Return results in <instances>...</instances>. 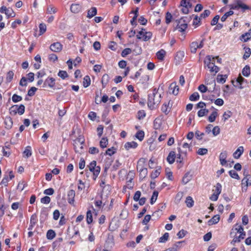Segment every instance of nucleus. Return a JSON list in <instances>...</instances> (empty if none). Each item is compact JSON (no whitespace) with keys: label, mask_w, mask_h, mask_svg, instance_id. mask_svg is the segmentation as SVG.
<instances>
[{"label":"nucleus","mask_w":251,"mask_h":251,"mask_svg":"<svg viewBox=\"0 0 251 251\" xmlns=\"http://www.w3.org/2000/svg\"><path fill=\"white\" fill-rule=\"evenodd\" d=\"M50 50L55 52H59L62 50L63 45L58 42L51 44L50 47Z\"/></svg>","instance_id":"1a4fd4ad"},{"label":"nucleus","mask_w":251,"mask_h":251,"mask_svg":"<svg viewBox=\"0 0 251 251\" xmlns=\"http://www.w3.org/2000/svg\"><path fill=\"white\" fill-rule=\"evenodd\" d=\"M192 176L190 174V173L189 172L186 173L182 178V183L184 185L187 184L192 179Z\"/></svg>","instance_id":"4be33fe9"},{"label":"nucleus","mask_w":251,"mask_h":251,"mask_svg":"<svg viewBox=\"0 0 251 251\" xmlns=\"http://www.w3.org/2000/svg\"><path fill=\"white\" fill-rule=\"evenodd\" d=\"M176 157V152L174 151H171L167 156V160L169 164H172L175 162Z\"/></svg>","instance_id":"2eb2a0df"},{"label":"nucleus","mask_w":251,"mask_h":251,"mask_svg":"<svg viewBox=\"0 0 251 251\" xmlns=\"http://www.w3.org/2000/svg\"><path fill=\"white\" fill-rule=\"evenodd\" d=\"M248 176H245L244 178L242 179V184H244L246 183V186L248 187L249 185H251V178L250 176L248 177Z\"/></svg>","instance_id":"e433bc0d"},{"label":"nucleus","mask_w":251,"mask_h":251,"mask_svg":"<svg viewBox=\"0 0 251 251\" xmlns=\"http://www.w3.org/2000/svg\"><path fill=\"white\" fill-rule=\"evenodd\" d=\"M187 27V25L186 24H183L177 25V29L180 32L184 31Z\"/></svg>","instance_id":"338daca9"},{"label":"nucleus","mask_w":251,"mask_h":251,"mask_svg":"<svg viewBox=\"0 0 251 251\" xmlns=\"http://www.w3.org/2000/svg\"><path fill=\"white\" fill-rule=\"evenodd\" d=\"M169 103L168 104L166 103L163 104L161 107V111L166 115L168 114L170 111L171 107L169 106Z\"/></svg>","instance_id":"c85d7f7f"},{"label":"nucleus","mask_w":251,"mask_h":251,"mask_svg":"<svg viewBox=\"0 0 251 251\" xmlns=\"http://www.w3.org/2000/svg\"><path fill=\"white\" fill-rule=\"evenodd\" d=\"M245 236L242 235V234H240L238 237H236L234 238V239L232 240V241L231 242V244L232 245H234L235 243L236 242H239L241 241V239H242L244 238Z\"/></svg>","instance_id":"bf43d9fd"},{"label":"nucleus","mask_w":251,"mask_h":251,"mask_svg":"<svg viewBox=\"0 0 251 251\" xmlns=\"http://www.w3.org/2000/svg\"><path fill=\"white\" fill-rule=\"evenodd\" d=\"M229 176L235 179H239L240 177L238 175V174L234 170H230L229 171Z\"/></svg>","instance_id":"09e8293b"},{"label":"nucleus","mask_w":251,"mask_h":251,"mask_svg":"<svg viewBox=\"0 0 251 251\" xmlns=\"http://www.w3.org/2000/svg\"><path fill=\"white\" fill-rule=\"evenodd\" d=\"M17 108L18 113L19 114L22 115L24 113L25 111V107L23 104H21L19 106L17 105Z\"/></svg>","instance_id":"4d7b16f0"},{"label":"nucleus","mask_w":251,"mask_h":251,"mask_svg":"<svg viewBox=\"0 0 251 251\" xmlns=\"http://www.w3.org/2000/svg\"><path fill=\"white\" fill-rule=\"evenodd\" d=\"M99 149L96 147H90L89 150V152L92 154H97L99 152Z\"/></svg>","instance_id":"774afa93"},{"label":"nucleus","mask_w":251,"mask_h":251,"mask_svg":"<svg viewBox=\"0 0 251 251\" xmlns=\"http://www.w3.org/2000/svg\"><path fill=\"white\" fill-rule=\"evenodd\" d=\"M17 108V105H14L11 106L9 109V112L10 114L14 115L18 113Z\"/></svg>","instance_id":"8fccbe9b"},{"label":"nucleus","mask_w":251,"mask_h":251,"mask_svg":"<svg viewBox=\"0 0 251 251\" xmlns=\"http://www.w3.org/2000/svg\"><path fill=\"white\" fill-rule=\"evenodd\" d=\"M75 191L73 190H70L67 193V199L68 202L71 204H73L75 201Z\"/></svg>","instance_id":"f8f14e48"},{"label":"nucleus","mask_w":251,"mask_h":251,"mask_svg":"<svg viewBox=\"0 0 251 251\" xmlns=\"http://www.w3.org/2000/svg\"><path fill=\"white\" fill-rule=\"evenodd\" d=\"M182 243V242H177L172 247L168 249L169 251H177L178 249L179 245Z\"/></svg>","instance_id":"49530a36"},{"label":"nucleus","mask_w":251,"mask_h":251,"mask_svg":"<svg viewBox=\"0 0 251 251\" xmlns=\"http://www.w3.org/2000/svg\"><path fill=\"white\" fill-rule=\"evenodd\" d=\"M108 140L106 138H102L100 142V147L102 148H106L108 145Z\"/></svg>","instance_id":"79ce46f5"},{"label":"nucleus","mask_w":251,"mask_h":251,"mask_svg":"<svg viewBox=\"0 0 251 251\" xmlns=\"http://www.w3.org/2000/svg\"><path fill=\"white\" fill-rule=\"evenodd\" d=\"M170 93H172L174 95H177L179 92V87L176 85V83H172L169 87Z\"/></svg>","instance_id":"4468645a"},{"label":"nucleus","mask_w":251,"mask_h":251,"mask_svg":"<svg viewBox=\"0 0 251 251\" xmlns=\"http://www.w3.org/2000/svg\"><path fill=\"white\" fill-rule=\"evenodd\" d=\"M145 133L142 130L138 131L136 134V137L139 139L140 141H142L144 138Z\"/></svg>","instance_id":"58836bf2"},{"label":"nucleus","mask_w":251,"mask_h":251,"mask_svg":"<svg viewBox=\"0 0 251 251\" xmlns=\"http://www.w3.org/2000/svg\"><path fill=\"white\" fill-rule=\"evenodd\" d=\"M5 15L7 16V18H9L10 17H14L15 16V13L11 8H8Z\"/></svg>","instance_id":"a18cd8bd"},{"label":"nucleus","mask_w":251,"mask_h":251,"mask_svg":"<svg viewBox=\"0 0 251 251\" xmlns=\"http://www.w3.org/2000/svg\"><path fill=\"white\" fill-rule=\"evenodd\" d=\"M132 50L130 48H126L122 51L121 55L122 57H125L126 55L130 54Z\"/></svg>","instance_id":"de8ad7c7"},{"label":"nucleus","mask_w":251,"mask_h":251,"mask_svg":"<svg viewBox=\"0 0 251 251\" xmlns=\"http://www.w3.org/2000/svg\"><path fill=\"white\" fill-rule=\"evenodd\" d=\"M12 100L14 102H18L22 100V97L16 94H14L12 97Z\"/></svg>","instance_id":"6e6d98bb"},{"label":"nucleus","mask_w":251,"mask_h":251,"mask_svg":"<svg viewBox=\"0 0 251 251\" xmlns=\"http://www.w3.org/2000/svg\"><path fill=\"white\" fill-rule=\"evenodd\" d=\"M251 35L249 32H246L241 36V38L244 42H247L251 38Z\"/></svg>","instance_id":"864d4df0"},{"label":"nucleus","mask_w":251,"mask_h":251,"mask_svg":"<svg viewBox=\"0 0 251 251\" xmlns=\"http://www.w3.org/2000/svg\"><path fill=\"white\" fill-rule=\"evenodd\" d=\"M185 53L183 51H178L175 56L176 64H179L184 57Z\"/></svg>","instance_id":"9d476101"},{"label":"nucleus","mask_w":251,"mask_h":251,"mask_svg":"<svg viewBox=\"0 0 251 251\" xmlns=\"http://www.w3.org/2000/svg\"><path fill=\"white\" fill-rule=\"evenodd\" d=\"M209 110L207 109L203 108L200 110L198 112V115L200 117H203L208 114Z\"/></svg>","instance_id":"4c0bfd02"},{"label":"nucleus","mask_w":251,"mask_h":251,"mask_svg":"<svg viewBox=\"0 0 251 251\" xmlns=\"http://www.w3.org/2000/svg\"><path fill=\"white\" fill-rule=\"evenodd\" d=\"M213 62H215L214 57H212L210 55L206 56L205 59L204 60L205 67H208V66L211 65V63Z\"/></svg>","instance_id":"aec40b11"},{"label":"nucleus","mask_w":251,"mask_h":251,"mask_svg":"<svg viewBox=\"0 0 251 251\" xmlns=\"http://www.w3.org/2000/svg\"><path fill=\"white\" fill-rule=\"evenodd\" d=\"M109 80V76L107 74H104L103 75L102 78H101V82L103 85V87H104L105 85L108 83V81Z\"/></svg>","instance_id":"c9c22d12"},{"label":"nucleus","mask_w":251,"mask_h":251,"mask_svg":"<svg viewBox=\"0 0 251 251\" xmlns=\"http://www.w3.org/2000/svg\"><path fill=\"white\" fill-rule=\"evenodd\" d=\"M84 140H81V138H77L74 141V148L76 153H80L83 149V144Z\"/></svg>","instance_id":"423d86ee"},{"label":"nucleus","mask_w":251,"mask_h":251,"mask_svg":"<svg viewBox=\"0 0 251 251\" xmlns=\"http://www.w3.org/2000/svg\"><path fill=\"white\" fill-rule=\"evenodd\" d=\"M166 53V52L165 50L163 49L160 50L156 54L157 59L161 61L163 60Z\"/></svg>","instance_id":"5701e85b"},{"label":"nucleus","mask_w":251,"mask_h":251,"mask_svg":"<svg viewBox=\"0 0 251 251\" xmlns=\"http://www.w3.org/2000/svg\"><path fill=\"white\" fill-rule=\"evenodd\" d=\"M244 152V148L242 146H240L238 148L236 151L233 153V156L234 158H239Z\"/></svg>","instance_id":"f3484780"},{"label":"nucleus","mask_w":251,"mask_h":251,"mask_svg":"<svg viewBox=\"0 0 251 251\" xmlns=\"http://www.w3.org/2000/svg\"><path fill=\"white\" fill-rule=\"evenodd\" d=\"M220 220V216L219 215H214L210 220L208 222L209 226L216 224L219 222Z\"/></svg>","instance_id":"393cba45"},{"label":"nucleus","mask_w":251,"mask_h":251,"mask_svg":"<svg viewBox=\"0 0 251 251\" xmlns=\"http://www.w3.org/2000/svg\"><path fill=\"white\" fill-rule=\"evenodd\" d=\"M227 77V75H218L217 77V81L218 83H224Z\"/></svg>","instance_id":"a878e982"},{"label":"nucleus","mask_w":251,"mask_h":251,"mask_svg":"<svg viewBox=\"0 0 251 251\" xmlns=\"http://www.w3.org/2000/svg\"><path fill=\"white\" fill-rule=\"evenodd\" d=\"M217 110V109H215V111L212 112V113L210 115L208 119L209 122L212 123L215 121L216 117L218 115Z\"/></svg>","instance_id":"bb28decb"},{"label":"nucleus","mask_w":251,"mask_h":251,"mask_svg":"<svg viewBox=\"0 0 251 251\" xmlns=\"http://www.w3.org/2000/svg\"><path fill=\"white\" fill-rule=\"evenodd\" d=\"M86 221L88 224H91L93 222V217L92 212L90 210L87 211L86 213Z\"/></svg>","instance_id":"f704fd0d"},{"label":"nucleus","mask_w":251,"mask_h":251,"mask_svg":"<svg viewBox=\"0 0 251 251\" xmlns=\"http://www.w3.org/2000/svg\"><path fill=\"white\" fill-rule=\"evenodd\" d=\"M36 222V216L35 215H32L30 217V225L28 228V230H32Z\"/></svg>","instance_id":"412c9836"},{"label":"nucleus","mask_w":251,"mask_h":251,"mask_svg":"<svg viewBox=\"0 0 251 251\" xmlns=\"http://www.w3.org/2000/svg\"><path fill=\"white\" fill-rule=\"evenodd\" d=\"M24 155L28 158L32 155L31 148L30 146H27L23 152Z\"/></svg>","instance_id":"2f4dec72"},{"label":"nucleus","mask_w":251,"mask_h":251,"mask_svg":"<svg viewBox=\"0 0 251 251\" xmlns=\"http://www.w3.org/2000/svg\"><path fill=\"white\" fill-rule=\"evenodd\" d=\"M205 83L207 85H210L208 92H212L214 91L216 86V83L214 78V76L208 75L205 79Z\"/></svg>","instance_id":"39448f33"},{"label":"nucleus","mask_w":251,"mask_h":251,"mask_svg":"<svg viewBox=\"0 0 251 251\" xmlns=\"http://www.w3.org/2000/svg\"><path fill=\"white\" fill-rule=\"evenodd\" d=\"M203 40H202L200 43L197 41L193 42L190 45L191 52L195 53L197 51V49L202 48L203 46Z\"/></svg>","instance_id":"6e6552de"},{"label":"nucleus","mask_w":251,"mask_h":251,"mask_svg":"<svg viewBox=\"0 0 251 251\" xmlns=\"http://www.w3.org/2000/svg\"><path fill=\"white\" fill-rule=\"evenodd\" d=\"M242 74L244 76L248 77L250 75V68L246 65L242 70Z\"/></svg>","instance_id":"72a5a7b5"},{"label":"nucleus","mask_w":251,"mask_h":251,"mask_svg":"<svg viewBox=\"0 0 251 251\" xmlns=\"http://www.w3.org/2000/svg\"><path fill=\"white\" fill-rule=\"evenodd\" d=\"M158 195V192L156 191H154L153 192L152 195L151 196V204H153L157 200V197Z\"/></svg>","instance_id":"37998d69"},{"label":"nucleus","mask_w":251,"mask_h":251,"mask_svg":"<svg viewBox=\"0 0 251 251\" xmlns=\"http://www.w3.org/2000/svg\"><path fill=\"white\" fill-rule=\"evenodd\" d=\"M55 81L53 77H48L44 83L43 87L48 86L50 88H53L55 86Z\"/></svg>","instance_id":"9b49d317"},{"label":"nucleus","mask_w":251,"mask_h":251,"mask_svg":"<svg viewBox=\"0 0 251 251\" xmlns=\"http://www.w3.org/2000/svg\"><path fill=\"white\" fill-rule=\"evenodd\" d=\"M198 90L202 93H205L207 91H208L209 88L205 86L203 84L200 85L198 87Z\"/></svg>","instance_id":"5fc2aeb1"},{"label":"nucleus","mask_w":251,"mask_h":251,"mask_svg":"<svg viewBox=\"0 0 251 251\" xmlns=\"http://www.w3.org/2000/svg\"><path fill=\"white\" fill-rule=\"evenodd\" d=\"M169 237V233L166 232L164 233V235L159 238V242L160 243H165L166 241L168 240Z\"/></svg>","instance_id":"c03bdc74"},{"label":"nucleus","mask_w":251,"mask_h":251,"mask_svg":"<svg viewBox=\"0 0 251 251\" xmlns=\"http://www.w3.org/2000/svg\"><path fill=\"white\" fill-rule=\"evenodd\" d=\"M50 201V198L48 196H45L41 199V202L42 203L48 204Z\"/></svg>","instance_id":"69168bd1"},{"label":"nucleus","mask_w":251,"mask_h":251,"mask_svg":"<svg viewBox=\"0 0 251 251\" xmlns=\"http://www.w3.org/2000/svg\"><path fill=\"white\" fill-rule=\"evenodd\" d=\"M151 36L152 33L151 32H147L145 29L142 28L141 30L138 32L136 37L139 40L147 41L151 38Z\"/></svg>","instance_id":"20e7f679"},{"label":"nucleus","mask_w":251,"mask_h":251,"mask_svg":"<svg viewBox=\"0 0 251 251\" xmlns=\"http://www.w3.org/2000/svg\"><path fill=\"white\" fill-rule=\"evenodd\" d=\"M97 13V8L95 7H93L88 11L87 17L90 19L95 16Z\"/></svg>","instance_id":"b1692460"},{"label":"nucleus","mask_w":251,"mask_h":251,"mask_svg":"<svg viewBox=\"0 0 251 251\" xmlns=\"http://www.w3.org/2000/svg\"><path fill=\"white\" fill-rule=\"evenodd\" d=\"M245 80V79L243 78L241 75H239L236 80L235 84H234L233 81H232V82L235 87H238V88L242 89L243 88V87L242 86V84Z\"/></svg>","instance_id":"ddd939ff"},{"label":"nucleus","mask_w":251,"mask_h":251,"mask_svg":"<svg viewBox=\"0 0 251 251\" xmlns=\"http://www.w3.org/2000/svg\"><path fill=\"white\" fill-rule=\"evenodd\" d=\"M2 152L4 156H9L10 155L9 149L8 147H2Z\"/></svg>","instance_id":"e2e57ef3"},{"label":"nucleus","mask_w":251,"mask_h":251,"mask_svg":"<svg viewBox=\"0 0 251 251\" xmlns=\"http://www.w3.org/2000/svg\"><path fill=\"white\" fill-rule=\"evenodd\" d=\"M215 188L216 189L214 193H215L216 194L219 196L220 194L222 191V185L220 183H217L216 184V185L215 186Z\"/></svg>","instance_id":"13d9d810"},{"label":"nucleus","mask_w":251,"mask_h":251,"mask_svg":"<svg viewBox=\"0 0 251 251\" xmlns=\"http://www.w3.org/2000/svg\"><path fill=\"white\" fill-rule=\"evenodd\" d=\"M200 98L199 94L198 92H194L189 97V100L191 101H196Z\"/></svg>","instance_id":"a19ab883"},{"label":"nucleus","mask_w":251,"mask_h":251,"mask_svg":"<svg viewBox=\"0 0 251 251\" xmlns=\"http://www.w3.org/2000/svg\"><path fill=\"white\" fill-rule=\"evenodd\" d=\"M71 11L75 13H76L80 11V6L77 4H72L70 7Z\"/></svg>","instance_id":"cd10ccee"},{"label":"nucleus","mask_w":251,"mask_h":251,"mask_svg":"<svg viewBox=\"0 0 251 251\" xmlns=\"http://www.w3.org/2000/svg\"><path fill=\"white\" fill-rule=\"evenodd\" d=\"M235 230H237V232L242 234V235L245 236L246 233L244 231V228L241 225L238 226L237 227H235Z\"/></svg>","instance_id":"680f3d73"},{"label":"nucleus","mask_w":251,"mask_h":251,"mask_svg":"<svg viewBox=\"0 0 251 251\" xmlns=\"http://www.w3.org/2000/svg\"><path fill=\"white\" fill-rule=\"evenodd\" d=\"M197 152L200 155H204L208 153V150L206 148H200Z\"/></svg>","instance_id":"603ef678"},{"label":"nucleus","mask_w":251,"mask_h":251,"mask_svg":"<svg viewBox=\"0 0 251 251\" xmlns=\"http://www.w3.org/2000/svg\"><path fill=\"white\" fill-rule=\"evenodd\" d=\"M90 172L93 173V179L95 180L98 177L100 171V167L99 166H97V162L96 161H92L89 165L87 166Z\"/></svg>","instance_id":"7ed1b4c3"},{"label":"nucleus","mask_w":251,"mask_h":251,"mask_svg":"<svg viewBox=\"0 0 251 251\" xmlns=\"http://www.w3.org/2000/svg\"><path fill=\"white\" fill-rule=\"evenodd\" d=\"M207 67L209 69L211 73H214L213 76H214L220 70V68L218 66L215 65V62L212 63L211 65H209Z\"/></svg>","instance_id":"6ab92c4d"},{"label":"nucleus","mask_w":251,"mask_h":251,"mask_svg":"<svg viewBox=\"0 0 251 251\" xmlns=\"http://www.w3.org/2000/svg\"><path fill=\"white\" fill-rule=\"evenodd\" d=\"M137 146H138V144L136 142H135L134 141H132V142H126L125 144L124 147H125V149L128 151L131 149L136 148Z\"/></svg>","instance_id":"dca6fc26"},{"label":"nucleus","mask_w":251,"mask_h":251,"mask_svg":"<svg viewBox=\"0 0 251 251\" xmlns=\"http://www.w3.org/2000/svg\"><path fill=\"white\" fill-rule=\"evenodd\" d=\"M91 80L90 78L88 75H86L83 78V86L85 88L88 87L90 85Z\"/></svg>","instance_id":"473e14b6"},{"label":"nucleus","mask_w":251,"mask_h":251,"mask_svg":"<svg viewBox=\"0 0 251 251\" xmlns=\"http://www.w3.org/2000/svg\"><path fill=\"white\" fill-rule=\"evenodd\" d=\"M55 235L56 234L54 230L50 229L47 232V238L49 240H52L55 237Z\"/></svg>","instance_id":"c756f323"},{"label":"nucleus","mask_w":251,"mask_h":251,"mask_svg":"<svg viewBox=\"0 0 251 251\" xmlns=\"http://www.w3.org/2000/svg\"><path fill=\"white\" fill-rule=\"evenodd\" d=\"M58 75L63 79H64L68 77L67 73L65 71H59L58 73Z\"/></svg>","instance_id":"3c124183"},{"label":"nucleus","mask_w":251,"mask_h":251,"mask_svg":"<svg viewBox=\"0 0 251 251\" xmlns=\"http://www.w3.org/2000/svg\"><path fill=\"white\" fill-rule=\"evenodd\" d=\"M145 162V159L142 158H140L137 163V169L140 173V178H145L148 173L147 169L143 167V164Z\"/></svg>","instance_id":"f03ea898"},{"label":"nucleus","mask_w":251,"mask_h":251,"mask_svg":"<svg viewBox=\"0 0 251 251\" xmlns=\"http://www.w3.org/2000/svg\"><path fill=\"white\" fill-rule=\"evenodd\" d=\"M232 113L230 111H227L226 112H225L224 114H223V119L224 121H226L229 118H230L231 116Z\"/></svg>","instance_id":"0e129e2a"},{"label":"nucleus","mask_w":251,"mask_h":251,"mask_svg":"<svg viewBox=\"0 0 251 251\" xmlns=\"http://www.w3.org/2000/svg\"><path fill=\"white\" fill-rule=\"evenodd\" d=\"M14 76V73L10 71H9L7 74L6 81L8 82H10L13 79Z\"/></svg>","instance_id":"052dcab7"},{"label":"nucleus","mask_w":251,"mask_h":251,"mask_svg":"<svg viewBox=\"0 0 251 251\" xmlns=\"http://www.w3.org/2000/svg\"><path fill=\"white\" fill-rule=\"evenodd\" d=\"M185 202L188 207H192L194 205V201L192 198L190 196H188L186 198Z\"/></svg>","instance_id":"7c9ffc66"},{"label":"nucleus","mask_w":251,"mask_h":251,"mask_svg":"<svg viewBox=\"0 0 251 251\" xmlns=\"http://www.w3.org/2000/svg\"><path fill=\"white\" fill-rule=\"evenodd\" d=\"M229 6L231 9H238L241 8L245 10L249 9V7L248 5L242 3L240 0H236L235 3L230 5Z\"/></svg>","instance_id":"0eeeda50"},{"label":"nucleus","mask_w":251,"mask_h":251,"mask_svg":"<svg viewBox=\"0 0 251 251\" xmlns=\"http://www.w3.org/2000/svg\"><path fill=\"white\" fill-rule=\"evenodd\" d=\"M154 127L155 129H159L161 126V122L159 118H156L153 122Z\"/></svg>","instance_id":"ea45409f"},{"label":"nucleus","mask_w":251,"mask_h":251,"mask_svg":"<svg viewBox=\"0 0 251 251\" xmlns=\"http://www.w3.org/2000/svg\"><path fill=\"white\" fill-rule=\"evenodd\" d=\"M161 100V94L157 93V90L154 89L151 94L148 95V106L151 109H154L155 105H157Z\"/></svg>","instance_id":"f257e3e1"},{"label":"nucleus","mask_w":251,"mask_h":251,"mask_svg":"<svg viewBox=\"0 0 251 251\" xmlns=\"http://www.w3.org/2000/svg\"><path fill=\"white\" fill-rule=\"evenodd\" d=\"M4 124L6 129H11L13 126V121L12 118L10 117H6L4 120Z\"/></svg>","instance_id":"a211bd4d"}]
</instances>
